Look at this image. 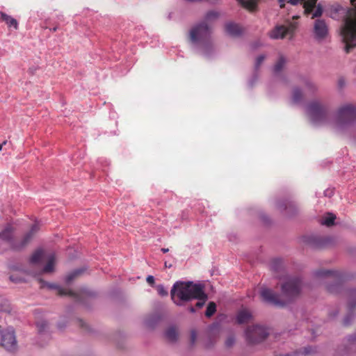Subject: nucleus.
Wrapping results in <instances>:
<instances>
[{"label": "nucleus", "instance_id": "obj_1", "mask_svg": "<svg viewBox=\"0 0 356 356\" xmlns=\"http://www.w3.org/2000/svg\"><path fill=\"white\" fill-rule=\"evenodd\" d=\"M355 10L352 11L341 6H337L332 9V17L334 19H342L340 33L343 42L346 44L345 51L348 53L356 47V0H350Z\"/></svg>", "mask_w": 356, "mask_h": 356}, {"label": "nucleus", "instance_id": "obj_2", "mask_svg": "<svg viewBox=\"0 0 356 356\" xmlns=\"http://www.w3.org/2000/svg\"><path fill=\"white\" fill-rule=\"evenodd\" d=\"M301 287L302 282L300 279L297 277H289L286 278L284 283L282 285V293L283 296H286V300L282 299L280 295L267 288L261 289L260 295L263 300L266 303L275 307H282L300 293Z\"/></svg>", "mask_w": 356, "mask_h": 356}, {"label": "nucleus", "instance_id": "obj_3", "mask_svg": "<svg viewBox=\"0 0 356 356\" xmlns=\"http://www.w3.org/2000/svg\"><path fill=\"white\" fill-rule=\"evenodd\" d=\"M190 42L200 54L209 57L213 51L211 41V28L206 22L195 24L189 32Z\"/></svg>", "mask_w": 356, "mask_h": 356}, {"label": "nucleus", "instance_id": "obj_4", "mask_svg": "<svg viewBox=\"0 0 356 356\" xmlns=\"http://www.w3.org/2000/svg\"><path fill=\"white\" fill-rule=\"evenodd\" d=\"M172 301L179 306L182 305L183 302H188L194 300V298H200L204 296V285L193 282H176L170 291Z\"/></svg>", "mask_w": 356, "mask_h": 356}, {"label": "nucleus", "instance_id": "obj_5", "mask_svg": "<svg viewBox=\"0 0 356 356\" xmlns=\"http://www.w3.org/2000/svg\"><path fill=\"white\" fill-rule=\"evenodd\" d=\"M356 123V104H345L337 111L333 124L337 131H343Z\"/></svg>", "mask_w": 356, "mask_h": 356}, {"label": "nucleus", "instance_id": "obj_6", "mask_svg": "<svg viewBox=\"0 0 356 356\" xmlns=\"http://www.w3.org/2000/svg\"><path fill=\"white\" fill-rule=\"evenodd\" d=\"M306 113L314 126L325 124L329 122V113L325 105L318 101H313L307 104Z\"/></svg>", "mask_w": 356, "mask_h": 356}, {"label": "nucleus", "instance_id": "obj_7", "mask_svg": "<svg viewBox=\"0 0 356 356\" xmlns=\"http://www.w3.org/2000/svg\"><path fill=\"white\" fill-rule=\"evenodd\" d=\"M30 262L33 265H41L45 262L46 264L43 267L42 273H51L54 270L56 257L54 252H46L42 250H38L32 254Z\"/></svg>", "mask_w": 356, "mask_h": 356}, {"label": "nucleus", "instance_id": "obj_8", "mask_svg": "<svg viewBox=\"0 0 356 356\" xmlns=\"http://www.w3.org/2000/svg\"><path fill=\"white\" fill-rule=\"evenodd\" d=\"M38 229L39 225L37 222L34 223L32 225L30 232L25 235L22 243L19 245H17L14 243L12 238V228L10 226H8L2 232H0V243H3L6 246L5 248L8 247L15 249L21 248L28 243L33 235L36 233Z\"/></svg>", "mask_w": 356, "mask_h": 356}, {"label": "nucleus", "instance_id": "obj_9", "mask_svg": "<svg viewBox=\"0 0 356 356\" xmlns=\"http://www.w3.org/2000/svg\"><path fill=\"white\" fill-rule=\"evenodd\" d=\"M40 282L41 283V287L47 286L49 289L56 290L59 295L70 296L74 298L77 302H83V297L90 296L92 295L91 292L87 290L86 289H81L79 292H76L72 290L65 289L54 283H48L42 280H40Z\"/></svg>", "mask_w": 356, "mask_h": 356}, {"label": "nucleus", "instance_id": "obj_10", "mask_svg": "<svg viewBox=\"0 0 356 356\" xmlns=\"http://www.w3.org/2000/svg\"><path fill=\"white\" fill-rule=\"evenodd\" d=\"M268 335L267 329L261 325L250 326L245 330L246 339L251 344L264 341Z\"/></svg>", "mask_w": 356, "mask_h": 356}, {"label": "nucleus", "instance_id": "obj_11", "mask_svg": "<svg viewBox=\"0 0 356 356\" xmlns=\"http://www.w3.org/2000/svg\"><path fill=\"white\" fill-rule=\"evenodd\" d=\"M1 344L7 351L15 353L17 350L18 344L13 327L1 332Z\"/></svg>", "mask_w": 356, "mask_h": 356}, {"label": "nucleus", "instance_id": "obj_12", "mask_svg": "<svg viewBox=\"0 0 356 356\" xmlns=\"http://www.w3.org/2000/svg\"><path fill=\"white\" fill-rule=\"evenodd\" d=\"M313 34L316 40L323 42L329 34L328 25L325 19H316L314 22Z\"/></svg>", "mask_w": 356, "mask_h": 356}, {"label": "nucleus", "instance_id": "obj_13", "mask_svg": "<svg viewBox=\"0 0 356 356\" xmlns=\"http://www.w3.org/2000/svg\"><path fill=\"white\" fill-rule=\"evenodd\" d=\"M291 28L284 25H277L269 33V37L272 39H282L291 31Z\"/></svg>", "mask_w": 356, "mask_h": 356}, {"label": "nucleus", "instance_id": "obj_14", "mask_svg": "<svg viewBox=\"0 0 356 356\" xmlns=\"http://www.w3.org/2000/svg\"><path fill=\"white\" fill-rule=\"evenodd\" d=\"M225 31L232 37H238L243 33L242 28L238 24L232 22L225 24Z\"/></svg>", "mask_w": 356, "mask_h": 356}, {"label": "nucleus", "instance_id": "obj_15", "mask_svg": "<svg viewBox=\"0 0 356 356\" xmlns=\"http://www.w3.org/2000/svg\"><path fill=\"white\" fill-rule=\"evenodd\" d=\"M0 17L1 20L4 21L8 27H13L15 30L18 29L17 21L11 16L3 12H0Z\"/></svg>", "mask_w": 356, "mask_h": 356}, {"label": "nucleus", "instance_id": "obj_16", "mask_svg": "<svg viewBox=\"0 0 356 356\" xmlns=\"http://www.w3.org/2000/svg\"><path fill=\"white\" fill-rule=\"evenodd\" d=\"M251 317L252 315L249 311L243 309L238 313L236 321L239 324H242L248 322Z\"/></svg>", "mask_w": 356, "mask_h": 356}, {"label": "nucleus", "instance_id": "obj_17", "mask_svg": "<svg viewBox=\"0 0 356 356\" xmlns=\"http://www.w3.org/2000/svg\"><path fill=\"white\" fill-rule=\"evenodd\" d=\"M330 242L328 237H316L312 239L311 244L316 248H322L327 245Z\"/></svg>", "mask_w": 356, "mask_h": 356}, {"label": "nucleus", "instance_id": "obj_18", "mask_svg": "<svg viewBox=\"0 0 356 356\" xmlns=\"http://www.w3.org/2000/svg\"><path fill=\"white\" fill-rule=\"evenodd\" d=\"M316 277H332L334 280L339 277V275L337 271L331 270H320L315 273Z\"/></svg>", "mask_w": 356, "mask_h": 356}, {"label": "nucleus", "instance_id": "obj_19", "mask_svg": "<svg viewBox=\"0 0 356 356\" xmlns=\"http://www.w3.org/2000/svg\"><path fill=\"white\" fill-rule=\"evenodd\" d=\"M243 7L248 9L250 11L255 10L257 5V0H236Z\"/></svg>", "mask_w": 356, "mask_h": 356}, {"label": "nucleus", "instance_id": "obj_20", "mask_svg": "<svg viewBox=\"0 0 356 356\" xmlns=\"http://www.w3.org/2000/svg\"><path fill=\"white\" fill-rule=\"evenodd\" d=\"M302 92L300 88H295L293 90L291 101L293 104H298L302 101Z\"/></svg>", "mask_w": 356, "mask_h": 356}, {"label": "nucleus", "instance_id": "obj_21", "mask_svg": "<svg viewBox=\"0 0 356 356\" xmlns=\"http://www.w3.org/2000/svg\"><path fill=\"white\" fill-rule=\"evenodd\" d=\"M335 218V215L331 213H327L322 218L321 224L326 225L327 227L332 226V225H334V221Z\"/></svg>", "mask_w": 356, "mask_h": 356}, {"label": "nucleus", "instance_id": "obj_22", "mask_svg": "<svg viewBox=\"0 0 356 356\" xmlns=\"http://www.w3.org/2000/svg\"><path fill=\"white\" fill-rule=\"evenodd\" d=\"M219 17V12L214 10H209L208 12L206 13L204 18V20L203 22H206L207 23V22H211L217 19Z\"/></svg>", "mask_w": 356, "mask_h": 356}, {"label": "nucleus", "instance_id": "obj_23", "mask_svg": "<svg viewBox=\"0 0 356 356\" xmlns=\"http://www.w3.org/2000/svg\"><path fill=\"white\" fill-rule=\"evenodd\" d=\"M177 331L174 327H170L165 331V337L170 341H175L177 339Z\"/></svg>", "mask_w": 356, "mask_h": 356}, {"label": "nucleus", "instance_id": "obj_24", "mask_svg": "<svg viewBox=\"0 0 356 356\" xmlns=\"http://www.w3.org/2000/svg\"><path fill=\"white\" fill-rule=\"evenodd\" d=\"M286 60L283 56H280L277 62L275 63L273 67L274 74H278L283 69Z\"/></svg>", "mask_w": 356, "mask_h": 356}, {"label": "nucleus", "instance_id": "obj_25", "mask_svg": "<svg viewBox=\"0 0 356 356\" xmlns=\"http://www.w3.org/2000/svg\"><path fill=\"white\" fill-rule=\"evenodd\" d=\"M305 13H310L316 4L317 0H302Z\"/></svg>", "mask_w": 356, "mask_h": 356}, {"label": "nucleus", "instance_id": "obj_26", "mask_svg": "<svg viewBox=\"0 0 356 356\" xmlns=\"http://www.w3.org/2000/svg\"><path fill=\"white\" fill-rule=\"evenodd\" d=\"M316 7V6L312 8V12L310 13H306L307 15H312V18H317L322 15L323 9V7L318 4L316 9L314 10V8Z\"/></svg>", "mask_w": 356, "mask_h": 356}, {"label": "nucleus", "instance_id": "obj_27", "mask_svg": "<svg viewBox=\"0 0 356 356\" xmlns=\"http://www.w3.org/2000/svg\"><path fill=\"white\" fill-rule=\"evenodd\" d=\"M83 269H76L72 271V273H69L65 277V282L66 283L69 284L70 283L77 275H80L83 272Z\"/></svg>", "mask_w": 356, "mask_h": 356}, {"label": "nucleus", "instance_id": "obj_28", "mask_svg": "<svg viewBox=\"0 0 356 356\" xmlns=\"http://www.w3.org/2000/svg\"><path fill=\"white\" fill-rule=\"evenodd\" d=\"M0 312L7 313H10L11 312V309L8 300L0 298Z\"/></svg>", "mask_w": 356, "mask_h": 356}, {"label": "nucleus", "instance_id": "obj_29", "mask_svg": "<svg viewBox=\"0 0 356 356\" xmlns=\"http://www.w3.org/2000/svg\"><path fill=\"white\" fill-rule=\"evenodd\" d=\"M216 311V305L214 302H211L209 303L207 310L205 312V315L207 317H211Z\"/></svg>", "mask_w": 356, "mask_h": 356}, {"label": "nucleus", "instance_id": "obj_30", "mask_svg": "<svg viewBox=\"0 0 356 356\" xmlns=\"http://www.w3.org/2000/svg\"><path fill=\"white\" fill-rule=\"evenodd\" d=\"M304 83L306 89L310 92H314L317 88L316 86L309 79H305Z\"/></svg>", "mask_w": 356, "mask_h": 356}, {"label": "nucleus", "instance_id": "obj_31", "mask_svg": "<svg viewBox=\"0 0 356 356\" xmlns=\"http://www.w3.org/2000/svg\"><path fill=\"white\" fill-rule=\"evenodd\" d=\"M194 299L198 300V302L196 303V307L197 308H202L207 300V295L204 291V296L202 297L201 296L200 298H194Z\"/></svg>", "mask_w": 356, "mask_h": 356}, {"label": "nucleus", "instance_id": "obj_32", "mask_svg": "<svg viewBox=\"0 0 356 356\" xmlns=\"http://www.w3.org/2000/svg\"><path fill=\"white\" fill-rule=\"evenodd\" d=\"M282 267V261L277 259L274 260L271 264V268L275 271L280 270Z\"/></svg>", "mask_w": 356, "mask_h": 356}, {"label": "nucleus", "instance_id": "obj_33", "mask_svg": "<svg viewBox=\"0 0 356 356\" xmlns=\"http://www.w3.org/2000/svg\"><path fill=\"white\" fill-rule=\"evenodd\" d=\"M264 59H265L264 55H259L257 58L255 65H254V68L256 70H258V69L259 68L260 65H261V63H263Z\"/></svg>", "mask_w": 356, "mask_h": 356}, {"label": "nucleus", "instance_id": "obj_34", "mask_svg": "<svg viewBox=\"0 0 356 356\" xmlns=\"http://www.w3.org/2000/svg\"><path fill=\"white\" fill-rule=\"evenodd\" d=\"M158 293L161 296H165L168 295V291L165 289L163 285L159 284L156 286Z\"/></svg>", "mask_w": 356, "mask_h": 356}, {"label": "nucleus", "instance_id": "obj_35", "mask_svg": "<svg viewBox=\"0 0 356 356\" xmlns=\"http://www.w3.org/2000/svg\"><path fill=\"white\" fill-rule=\"evenodd\" d=\"M334 188H327L323 192L324 197L331 198L334 195Z\"/></svg>", "mask_w": 356, "mask_h": 356}, {"label": "nucleus", "instance_id": "obj_36", "mask_svg": "<svg viewBox=\"0 0 356 356\" xmlns=\"http://www.w3.org/2000/svg\"><path fill=\"white\" fill-rule=\"evenodd\" d=\"M9 278L11 282H15V283H19V282H24V280L22 277H18L15 275H11Z\"/></svg>", "mask_w": 356, "mask_h": 356}, {"label": "nucleus", "instance_id": "obj_37", "mask_svg": "<svg viewBox=\"0 0 356 356\" xmlns=\"http://www.w3.org/2000/svg\"><path fill=\"white\" fill-rule=\"evenodd\" d=\"M235 342V339L234 337L231 336L227 338L225 341V344L227 347H231Z\"/></svg>", "mask_w": 356, "mask_h": 356}, {"label": "nucleus", "instance_id": "obj_38", "mask_svg": "<svg viewBox=\"0 0 356 356\" xmlns=\"http://www.w3.org/2000/svg\"><path fill=\"white\" fill-rule=\"evenodd\" d=\"M37 326H38V327L39 329V331L40 332H42L44 330V328L46 327L47 323L44 321L38 322L37 323Z\"/></svg>", "mask_w": 356, "mask_h": 356}, {"label": "nucleus", "instance_id": "obj_39", "mask_svg": "<svg viewBox=\"0 0 356 356\" xmlns=\"http://www.w3.org/2000/svg\"><path fill=\"white\" fill-rule=\"evenodd\" d=\"M313 351V349L312 347L309 346V347H305L304 349H303V351L302 353V355H309L310 353H312Z\"/></svg>", "mask_w": 356, "mask_h": 356}, {"label": "nucleus", "instance_id": "obj_40", "mask_svg": "<svg viewBox=\"0 0 356 356\" xmlns=\"http://www.w3.org/2000/svg\"><path fill=\"white\" fill-rule=\"evenodd\" d=\"M146 280L147 282L150 285H153L154 284V277L152 275H148Z\"/></svg>", "mask_w": 356, "mask_h": 356}, {"label": "nucleus", "instance_id": "obj_41", "mask_svg": "<svg viewBox=\"0 0 356 356\" xmlns=\"http://www.w3.org/2000/svg\"><path fill=\"white\" fill-rule=\"evenodd\" d=\"M288 3L292 6H297L299 3H302V0H288Z\"/></svg>", "mask_w": 356, "mask_h": 356}, {"label": "nucleus", "instance_id": "obj_42", "mask_svg": "<svg viewBox=\"0 0 356 356\" xmlns=\"http://www.w3.org/2000/svg\"><path fill=\"white\" fill-rule=\"evenodd\" d=\"M196 340V333L195 331H192L191 333V341L192 343H194Z\"/></svg>", "mask_w": 356, "mask_h": 356}, {"label": "nucleus", "instance_id": "obj_43", "mask_svg": "<svg viewBox=\"0 0 356 356\" xmlns=\"http://www.w3.org/2000/svg\"><path fill=\"white\" fill-rule=\"evenodd\" d=\"M257 80V75L255 74V75H254L252 79L249 81V86L250 87H252L254 85V83L256 82Z\"/></svg>", "mask_w": 356, "mask_h": 356}, {"label": "nucleus", "instance_id": "obj_44", "mask_svg": "<svg viewBox=\"0 0 356 356\" xmlns=\"http://www.w3.org/2000/svg\"><path fill=\"white\" fill-rule=\"evenodd\" d=\"M285 2H286V0H278V3H279L280 7L281 8H284Z\"/></svg>", "mask_w": 356, "mask_h": 356}, {"label": "nucleus", "instance_id": "obj_45", "mask_svg": "<svg viewBox=\"0 0 356 356\" xmlns=\"http://www.w3.org/2000/svg\"><path fill=\"white\" fill-rule=\"evenodd\" d=\"M356 340V335H350L348 338L349 342L355 341Z\"/></svg>", "mask_w": 356, "mask_h": 356}, {"label": "nucleus", "instance_id": "obj_46", "mask_svg": "<svg viewBox=\"0 0 356 356\" xmlns=\"http://www.w3.org/2000/svg\"><path fill=\"white\" fill-rule=\"evenodd\" d=\"M99 162H100L102 164H104L105 165H108V163L106 159H101L99 160Z\"/></svg>", "mask_w": 356, "mask_h": 356}, {"label": "nucleus", "instance_id": "obj_47", "mask_svg": "<svg viewBox=\"0 0 356 356\" xmlns=\"http://www.w3.org/2000/svg\"><path fill=\"white\" fill-rule=\"evenodd\" d=\"M344 81L343 79H340L339 81V84L341 87H342L344 85Z\"/></svg>", "mask_w": 356, "mask_h": 356}, {"label": "nucleus", "instance_id": "obj_48", "mask_svg": "<svg viewBox=\"0 0 356 356\" xmlns=\"http://www.w3.org/2000/svg\"><path fill=\"white\" fill-rule=\"evenodd\" d=\"M189 311L191 312V313H194L195 312V309L193 307H189Z\"/></svg>", "mask_w": 356, "mask_h": 356}, {"label": "nucleus", "instance_id": "obj_49", "mask_svg": "<svg viewBox=\"0 0 356 356\" xmlns=\"http://www.w3.org/2000/svg\"><path fill=\"white\" fill-rule=\"evenodd\" d=\"M161 251L163 252V253H166L169 251L168 248H162L161 249Z\"/></svg>", "mask_w": 356, "mask_h": 356}, {"label": "nucleus", "instance_id": "obj_50", "mask_svg": "<svg viewBox=\"0 0 356 356\" xmlns=\"http://www.w3.org/2000/svg\"><path fill=\"white\" fill-rule=\"evenodd\" d=\"M281 203H282V204L279 206L280 207H283L284 206V207H286V204H285V203H286V202L282 201V202H281Z\"/></svg>", "mask_w": 356, "mask_h": 356}, {"label": "nucleus", "instance_id": "obj_51", "mask_svg": "<svg viewBox=\"0 0 356 356\" xmlns=\"http://www.w3.org/2000/svg\"><path fill=\"white\" fill-rule=\"evenodd\" d=\"M327 289L330 291V292H334V289L333 287L332 286H328Z\"/></svg>", "mask_w": 356, "mask_h": 356}, {"label": "nucleus", "instance_id": "obj_52", "mask_svg": "<svg viewBox=\"0 0 356 356\" xmlns=\"http://www.w3.org/2000/svg\"><path fill=\"white\" fill-rule=\"evenodd\" d=\"M349 305H350V307H355L356 305V302H354V303L353 302H350Z\"/></svg>", "mask_w": 356, "mask_h": 356}, {"label": "nucleus", "instance_id": "obj_53", "mask_svg": "<svg viewBox=\"0 0 356 356\" xmlns=\"http://www.w3.org/2000/svg\"><path fill=\"white\" fill-rule=\"evenodd\" d=\"M344 323H345L346 325H348V324L349 323V322L348 321L347 318H346V319H345Z\"/></svg>", "mask_w": 356, "mask_h": 356}, {"label": "nucleus", "instance_id": "obj_54", "mask_svg": "<svg viewBox=\"0 0 356 356\" xmlns=\"http://www.w3.org/2000/svg\"><path fill=\"white\" fill-rule=\"evenodd\" d=\"M51 30H52V31H56L57 30V27L55 26Z\"/></svg>", "mask_w": 356, "mask_h": 356}, {"label": "nucleus", "instance_id": "obj_55", "mask_svg": "<svg viewBox=\"0 0 356 356\" xmlns=\"http://www.w3.org/2000/svg\"><path fill=\"white\" fill-rule=\"evenodd\" d=\"M145 323L147 325H150V323L149 322L148 320L146 321Z\"/></svg>", "mask_w": 356, "mask_h": 356}, {"label": "nucleus", "instance_id": "obj_56", "mask_svg": "<svg viewBox=\"0 0 356 356\" xmlns=\"http://www.w3.org/2000/svg\"><path fill=\"white\" fill-rule=\"evenodd\" d=\"M165 267H170L171 266L170 265L168 266V264H167L166 262L165 263Z\"/></svg>", "mask_w": 356, "mask_h": 356}, {"label": "nucleus", "instance_id": "obj_57", "mask_svg": "<svg viewBox=\"0 0 356 356\" xmlns=\"http://www.w3.org/2000/svg\"><path fill=\"white\" fill-rule=\"evenodd\" d=\"M3 145L0 144V151L2 149Z\"/></svg>", "mask_w": 356, "mask_h": 356}, {"label": "nucleus", "instance_id": "obj_58", "mask_svg": "<svg viewBox=\"0 0 356 356\" xmlns=\"http://www.w3.org/2000/svg\"><path fill=\"white\" fill-rule=\"evenodd\" d=\"M353 293L356 295V290H354Z\"/></svg>", "mask_w": 356, "mask_h": 356}]
</instances>
